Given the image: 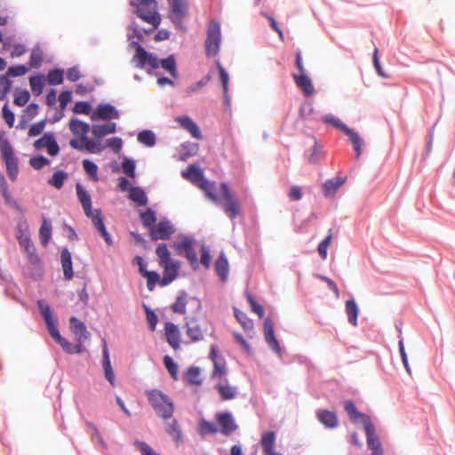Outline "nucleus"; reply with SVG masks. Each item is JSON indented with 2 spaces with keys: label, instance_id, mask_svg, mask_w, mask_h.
Here are the masks:
<instances>
[{
  "label": "nucleus",
  "instance_id": "nucleus-24",
  "mask_svg": "<svg viewBox=\"0 0 455 455\" xmlns=\"http://www.w3.org/2000/svg\"><path fill=\"white\" fill-rule=\"evenodd\" d=\"M316 415L318 420L328 428H334L339 425L338 417L334 411L319 410Z\"/></svg>",
  "mask_w": 455,
  "mask_h": 455
},
{
  "label": "nucleus",
  "instance_id": "nucleus-45",
  "mask_svg": "<svg viewBox=\"0 0 455 455\" xmlns=\"http://www.w3.org/2000/svg\"><path fill=\"white\" fill-rule=\"evenodd\" d=\"M156 254L159 259V265L172 261L171 259V252L164 243H160L156 249Z\"/></svg>",
  "mask_w": 455,
  "mask_h": 455
},
{
  "label": "nucleus",
  "instance_id": "nucleus-5",
  "mask_svg": "<svg viewBox=\"0 0 455 455\" xmlns=\"http://www.w3.org/2000/svg\"><path fill=\"white\" fill-rule=\"evenodd\" d=\"M148 403L156 415L164 420L172 418L175 407L172 400L158 389H150L145 392Z\"/></svg>",
  "mask_w": 455,
  "mask_h": 455
},
{
  "label": "nucleus",
  "instance_id": "nucleus-38",
  "mask_svg": "<svg viewBox=\"0 0 455 455\" xmlns=\"http://www.w3.org/2000/svg\"><path fill=\"white\" fill-rule=\"evenodd\" d=\"M218 392L222 400H230L235 397L237 394V388L231 387L228 384L220 383L216 386Z\"/></svg>",
  "mask_w": 455,
  "mask_h": 455
},
{
  "label": "nucleus",
  "instance_id": "nucleus-11",
  "mask_svg": "<svg viewBox=\"0 0 455 455\" xmlns=\"http://www.w3.org/2000/svg\"><path fill=\"white\" fill-rule=\"evenodd\" d=\"M195 241L188 236H182L180 241L174 243L173 247L177 253H185V257L191 263V265L197 264V254L194 250Z\"/></svg>",
  "mask_w": 455,
  "mask_h": 455
},
{
  "label": "nucleus",
  "instance_id": "nucleus-16",
  "mask_svg": "<svg viewBox=\"0 0 455 455\" xmlns=\"http://www.w3.org/2000/svg\"><path fill=\"white\" fill-rule=\"evenodd\" d=\"M69 323L70 329L77 341L76 344H81V346L83 347V343L90 337V333L87 331L84 323L78 320L76 316H72L69 319Z\"/></svg>",
  "mask_w": 455,
  "mask_h": 455
},
{
  "label": "nucleus",
  "instance_id": "nucleus-29",
  "mask_svg": "<svg viewBox=\"0 0 455 455\" xmlns=\"http://www.w3.org/2000/svg\"><path fill=\"white\" fill-rule=\"evenodd\" d=\"M275 434L273 431H267L263 433L260 444L262 447V451L264 454L276 452L275 451Z\"/></svg>",
  "mask_w": 455,
  "mask_h": 455
},
{
  "label": "nucleus",
  "instance_id": "nucleus-43",
  "mask_svg": "<svg viewBox=\"0 0 455 455\" xmlns=\"http://www.w3.org/2000/svg\"><path fill=\"white\" fill-rule=\"evenodd\" d=\"M67 179L68 173L66 172L58 171L53 173L52 177L48 180V183L55 188L60 189Z\"/></svg>",
  "mask_w": 455,
  "mask_h": 455
},
{
  "label": "nucleus",
  "instance_id": "nucleus-47",
  "mask_svg": "<svg viewBox=\"0 0 455 455\" xmlns=\"http://www.w3.org/2000/svg\"><path fill=\"white\" fill-rule=\"evenodd\" d=\"M52 235V226L51 223L46 220H44V222L40 228L39 236L43 245H46Z\"/></svg>",
  "mask_w": 455,
  "mask_h": 455
},
{
  "label": "nucleus",
  "instance_id": "nucleus-60",
  "mask_svg": "<svg viewBox=\"0 0 455 455\" xmlns=\"http://www.w3.org/2000/svg\"><path fill=\"white\" fill-rule=\"evenodd\" d=\"M14 104L20 107L25 106L28 102V92H17L14 95Z\"/></svg>",
  "mask_w": 455,
  "mask_h": 455
},
{
  "label": "nucleus",
  "instance_id": "nucleus-18",
  "mask_svg": "<svg viewBox=\"0 0 455 455\" xmlns=\"http://www.w3.org/2000/svg\"><path fill=\"white\" fill-rule=\"evenodd\" d=\"M263 331H264V337H265L266 342L268 344V346L275 352L280 353L281 347H280L278 340L276 339V338L275 336L274 323H273L272 320L268 317H267L264 320Z\"/></svg>",
  "mask_w": 455,
  "mask_h": 455
},
{
  "label": "nucleus",
  "instance_id": "nucleus-6",
  "mask_svg": "<svg viewBox=\"0 0 455 455\" xmlns=\"http://www.w3.org/2000/svg\"><path fill=\"white\" fill-rule=\"evenodd\" d=\"M221 45L220 24L217 20H212L207 27V35L204 42L205 53L208 57H215L219 54Z\"/></svg>",
  "mask_w": 455,
  "mask_h": 455
},
{
  "label": "nucleus",
  "instance_id": "nucleus-17",
  "mask_svg": "<svg viewBox=\"0 0 455 455\" xmlns=\"http://www.w3.org/2000/svg\"><path fill=\"white\" fill-rule=\"evenodd\" d=\"M165 338L169 345L177 350L180 347L181 334L177 325L172 323H166L164 324Z\"/></svg>",
  "mask_w": 455,
  "mask_h": 455
},
{
  "label": "nucleus",
  "instance_id": "nucleus-32",
  "mask_svg": "<svg viewBox=\"0 0 455 455\" xmlns=\"http://www.w3.org/2000/svg\"><path fill=\"white\" fill-rule=\"evenodd\" d=\"M216 67L218 68L219 75H220V82H221V84H222L225 102L227 104H229L230 100H229V97H228V94L229 76H228V72L226 71V69L224 68V67L221 65V63L219 60L216 61Z\"/></svg>",
  "mask_w": 455,
  "mask_h": 455
},
{
  "label": "nucleus",
  "instance_id": "nucleus-2",
  "mask_svg": "<svg viewBox=\"0 0 455 455\" xmlns=\"http://www.w3.org/2000/svg\"><path fill=\"white\" fill-rule=\"evenodd\" d=\"M37 305L40 314L45 322L48 332L50 333L51 337L58 344L60 345L63 350L70 354L82 352L81 344H72L60 334L58 330L57 318L53 315V312L49 304L46 303L44 300L40 299L37 301Z\"/></svg>",
  "mask_w": 455,
  "mask_h": 455
},
{
  "label": "nucleus",
  "instance_id": "nucleus-28",
  "mask_svg": "<svg viewBox=\"0 0 455 455\" xmlns=\"http://www.w3.org/2000/svg\"><path fill=\"white\" fill-rule=\"evenodd\" d=\"M293 78L297 86L299 87L306 95L309 96L313 94L314 86L312 81L305 73L294 75Z\"/></svg>",
  "mask_w": 455,
  "mask_h": 455
},
{
  "label": "nucleus",
  "instance_id": "nucleus-46",
  "mask_svg": "<svg viewBox=\"0 0 455 455\" xmlns=\"http://www.w3.org/2000/svg\"><path fill=\"white\" fill-rule=\"evenodd\" d=\"M186 307H187V295L185 292H183L181 295L177 297L175 302L172 306V310L174 313L185 315L186 314Z\"/></svg>",
  "mask_w": 455,
  "mask_h": 455
},
{
  "label": "nucleus",
  "instance_id": "nucleus-61",
  "mask_svg": "<svg viewBox=\"0 0 455 455\" xmlns=\"http://www.w3.org/2000/svg\"><path fill=\"white\" fill-rule=\"evenodd\" d=\"M123 172L129 177L133 178L135 175V164L132 160H124L122 164Z\"/></svg>",
  "mask_w": 455,
  "mask_h": 455
},
{
  "label": "nucleus",
  "instance_id": "nucleus-48",
  "mask_svg": "<svg viewBox=\"0 0 455 455\" xmlns=\"http://www.w3.org/2000/svg\"><path fill=\"white\" fill-rule=\"evenodd\" d=\"M84 140V150L89 153H100L104 149V146L100 141L89 140L87 137L82 138Z\"/></svg>",
  "mask_w": 455,
  "mask_h": 455
},
{
  "label": "nucleus",
  "instance_id": "nucleus-21",
  "mask_svg": "<svg viewBox=\"0 0 455 455\" xmlns=\"http://www.w3.org/2000/svg\"><path fill=\"white\" fill-rule=\"evenodd\" d=\"M344 409L351 420H360L363 424V427L367 426L368 423H371L370 417L358 411L355 404L351 400L345 401Z\"/></svg>",
  "mask_w": 455,
  "mask_h": 455
},
{
  "label": "nucleus",
  "instance_id": "nucleus-40",
  "mask_svg": "<svg viewBox=\"0 0 455 455\" xmlns=\"http://www.w3.org/2000/svg\"><path fill=\"white\" fill-rule=\"evenodd\" d=\"M358 307L354 299L346 301V312L347 315L348 322L353 325H357Z\"/></svg>",
  "mask_w": 455,
  "mask_h": 455
},
{
  "label": "nucleus",
  "instance_id": "nucleus-9",
  "mask_svg": "<svg viewBox=\"0 0 455 455\" xmlns=\"http://www.w3.org/2000/svg\"><path fill=\"white\" fill-rule=\"evenodd\" d=\"M28 68L24 65L11 67L5 75L0 77V100H3L10 92L12 85L11 78L27 74Z\"/></svg>",
  "mask_w": 455,
  "mask_h": 455
},
{
  "label": "nucleus",
  "instance_id": "nucleus-36",
  "mask_svg": "<svg viewBox=\"0 0 455 455\" xmlns=\"http://www.w3.org/2000/svg\"><path fill=\"white\" fill-rule=\"evenodd\" d=\"M344 133L349 137L350 141L354 147V149L356 152V157L358 158L362 154V149L363 147V139L360 137V135L357 132H355V131H353L350 128L345 130Z\"/></svg>",
  "mask_w": 455,
  "mask_h": 455
},
{
  "label": "nucleus",
  "instance_id": "nucleus-53",
  "mask_svg": "<svg viewBox=\"0 0 455 455\" xmlns=\"http://www.w3.org/2000/svg\"><path fill=\"white\" fill-rule=\"evenodd\" d=\"M134 446L140 452V455H161L143 441H135Z\"/></svg>",
  "mask_w": 455,
  "mask_h": 455
},
{
  "label": "nucleus",
  "instance_id": "nucleus-25",
  "mask_svg": "<svg viewBox=\"0 0 455 455\" xmlns=\"http://www.w3.org/2000/svg\"><path fill=\"white\" fill-rule=\"evenodd\" d=\"M61 267L63 269L64 277L66 280L72 279L74 273L72 267L71 253L67 248L61 251L60 254Z\"/></svg>",
  "mask_w": 455,
  "mask_h": 455
},
{
  "label": "nucleus",
  "instance_id": "nucleus-3",
  "mask_svg": "<svg viewBox=\"0 0 455 455\" xmlns=\"http://www.w3.org/2000/svg\"><path fill=\"white\" fill-rule=\"evenodd\" d=\"M76 190L85 215L91 218L93 226L100 233L107 244L111 245L112 240L104 225L101 211L100 209L92 211L91 196L81 184H76Z\"/></svg>",
  "mask_w": 455,
  "mask_h": 455
},
{
  "label": "nucleus",
  "instance_id": "nucleus-19",
  "mask_svg": "<svg viewBox=\"0 0 455 455\" xmlns=\"http://www.w3.org/2000/svg\"><path fill=\"white\" fill-rule=\"evenodd\" d=\"M119 117V113L116 109L115 107H113L110 104H100L97 107L96 110L92 115V119H102V120H108V119H117Z\"/></svg>",
  "mask_w": 455,
  "mask_h": 455
},
{
  "label": "nucleus",
  "instance_id": "nucleus-55",
  "mask_svg": "<svg viewBox=\"0 0 455 455\" xmlns=\"http://www.w3.org/2000/svg\"><path fill=\"white\" fill-rule=\"evenodd\" d=\"M46 80L51 85H58L63 82V72L60 69L51 70Z\"/></svg>",
  "mask_w": 455,
  "mask_h": 455
},
{
  "label": "nucleus",
  "instance_id": "nucleus-62",
  "mask_svg": "<svg viewBox=\"0 0 455 455\" xmlns=\"http://www.w3.org/2000/svg\"><path fill=\"white\" fill-rule=\"evenodd\" d=\"M200 427L204 434H216L218 431L216 425L211 421L203 420Z\"/></svg>",
  "mask_w": 455,
  "mask_h": 455
},
{
  "label": "nucleus",
  "instance_id": "nucleus-39",
  "mask_svg": "<svg viewBox=\"0 0 455 455\" xmlns=\"http://www.w3.org/2000/svg\"><path fill=\"white\" fill-rule=\"evenodd\" d=\"M129 197L139 206H144L148 203V198L144 190L138 187L131 188Z\"/></svg>",
  "mask_w": 455,
  "mask_h": 455
},
{
  "label": "nucleus",
  "instance_id": "nucleus-27",
  "mask_svg": "<svg viewBox=\"0 0 455 455\" xmlns=\"http://www.w3.org/2000/svg\"><path fill=\"white\" fill-rule=\"evenodd\" d=\"M44 275V266L40 259L30 253V278L34 280H40Z\"/></svg>",
  "mask_w": 455,
  "mask_h": 455
},
{
  "label": "nucleus",
  "instance_id": "nucleus-52",
  "mask_svg": "<svg viewBox=\"0 0 455 455\" xmlns=\"http://www.w3.org/2000/svg\"><path fill=\"white\" fill-rule=\"evenodd\" d=\"M43 61V51L38 45H36L30 54V68H37Z\"/></svg>",
  "mask_w": 455,
  "mask_h": 455
},
{
  "label": "nucleus",
  "instance_id": "nucleus-30",
  "mask_svg": "<svg viewBox=\"0 0 455 455\" xmlns=\"http://www.w3.org/2000/svg\"><path fill=\"white\" fill-rule=\"evenodd\" d=\"M69 129L71 132L76 136H81L82 138L87 137V133L90 132V125L79 119L72 118L69 122Z\"/></svg>",
  "mask_w": 455,
  "mask_h": 455
},
{
  "label": "nucleus",
  "instance_id": "nucleus-50",
  "mask_svg": "<svg viewBox=\"0 0 455 455\" xmlns=\"http://www.w3.org/2000/svg\"><path fill=\"white\" fill-rule=\"evenodd\" d=\"M140 219L144 227L149 229L156 225V214L151 209H148L147 211L141 212Z\"/></svg>",
  "mask_w": 455,
  "mask_h": 455
},
{
  "label": "nucleus",
  "instance_id": "nucleus-44",
  "mask_svg": "<svg viewBox=\"0 0 455 455\" xmlns=\"http://www.w3.org/2000/svg\"><path fill=\"white\" fill-rule=\"evenodd\" d=\"M46 78L44 76H36L30 77V88L32 92L39 95L42 93L44 86L45 84Z\"/></svg>",
  "mask_w": 455,
  "mask_h": 455
},
{
  "label": "nucleus",
  "instance_id": "nucleus-33",
  "mask_svg": "<svg viewBox=\"0 0 455 455\" xmlns=\"http://www.w3.org/2000/svg\"><path fill=\"white\" fill-rule=\"evenodd\" d=\"M215 270L220 278L222 281H226L228 275V262L224 253H220L217 259L215 262Z\"/></svg>",
  "mask_w": 455,
  "mask_h": 455
},
{
  "label": "nucleus",
  "instance_id": "nucleus-20",
  "mask_svg": "<svg viewBox=\"0 0 455 455\" xmlns=\"http://www.w3.org/2000/svg\"><path fill=\"white\" fill-rule=\"evenodd\" d=\"M160 266L164 267V275L160 281V285L165 286L171 283L177 277L180 263L172 260Z\"/></svg>",
  "mask_w": 455,
  "mask_h": 455
},
{
  "label": "nucleus",
  "instance_id": "nucleus-35",
  "mask_svg": "<svg viewBox=\"0 0 455 455\" xmlns=\"http://www.w3.org/2000/svg\"><path fill=\"white\" fill-rule=\"evenodd\" d=\"M186 333L192 341H200L204 338L203 331L196 321L191 320L186 323Z\"/></svg>",
  "mask_w": 455,
  "mask_h": 455
},
{
  "label": "nucleus",
  "instance_id": "nucleus-37",
  "mask_svg": "<svg viewBox=\"0 0 455 455\" xmlns=\"http://www.w3.org/2000/svg\"><path fill=\"white\" fill-rule=\"evenodd\" d=\"M160 66L162 68L167 71L173 78L178 77L176 60L173 55H170L166 59L159 60V67Z\"/></svg>",
  "mask_w": 455,
  "mask_h": 455
},
{
  "label": "nucleus",
  "instance_id": "nucleus-54",
  "mask_svg": "<svg viewBox=\"0 0 455 455\" xmlns=\"http://www.w3.org/2000/svg\"><path fill=\"white\" fill-rule=\"evenodd\" d=\"M323 121L325 124H331L333 127L342 131L345 132V130L348 129L347 125H345L340 119L337 118L336 116L332 115H326L323 117Z\"/></svg>",
  "mask_w": 455,
  "mask_h": 455
},
{
  "label": "nucleus",
  "instance_id": "nucleus-15",
  "mask_svg": "<svg viewBox=\"0 0 455 455\" xmlns=\"http://www.w3.org/2000/svg\"><path fill=\"white\" fill-rule=\"evenodd\" d=\"M216 419L220 427V432L224 435H229L235 432L238 426L235 422L233 415L229 411L220 412L216 415Z\"/></svg>",
  "mask_w": 455,
  "mask_h": 455
},
{
  "label": "nucleus",
  "instance_id": "nucleus-57",
  "mask_svg": "<svg viewBox=\"0 0 455 455\" xmlns=\"http://www.w3.org/2000/svg\"><path fill=\"white\" fill-rule=\"evenodd\" d=\"M50 160L43 156H37L30 158V166L36 170H40L43 167L49 165Z\"/></svg>",
  "mask_w": 455,
  "mask_h": 455
},
{
  "label": "nucleus",
  "instance_id": "nucleus-63",
  "mask_svg": "<svg viewBox=\"0 0 455 455\" xmlns=\"http://www.w3.org/2000/svg\"><path fill=\"white\" fill-rule=\"evenodd\" d=\"M3 118L4 119L5 123L8 124L9 127H12L14 124V115L13 113L8 108V105L5 104L3 108Z\"/></svg>",
  "mask_w": 455,
  "mask_h": 455
},
{
  "label": "nucleus",
  "instance_id": "nucleus-4",
  "mask_svg": "<svg viewBox=\"0 0 455 455\" xmlns=\"http://www.w3.org/2000/svg\"><path fill=\"white\" fill-rule=\"evenodd\" d=\"M131 6L134 8V13L143 21L152 25V28L145 30L146 34L156 29L161 23V15L157 12L156 0H131Z\"/></svg>",
  "mask_w": 455,
  "mask_h": 455
},
{
  "label": "nucleus",
  "instance_id": "nucleus-13",
  "mask_svg": "<svg viewBox=\"0 0 455 455\" xmlns=\"http://www.w3.org/2000/svg\"><path fill=\"white\" fill-rule=\"evenodd\" d=\"M366 435L367 446L371 451V455H383L382 444L379 436L375 433V427L371 423H368L364 427Z\"/></svg>",
  "mask_w": 455,
  "mask_h": 455
},
{
  "label": "nucleus",
  "instance_id": "nucleus-8",
  "mask_svg": "<svg viewBox=\"0 0 455 455\" xmlns=\"http://www.w3.org/2000/svg\"><path fill=\"white\" fill-rule=\"evenodd\" d=\"M169 4V19L178 28H183V20L188 16V3L187 0H167Z\"/></svg>",
  "mask_w": 455,
  "mask_h": 455
},
{
  "label": "nucleus",
  "instance_id": "nucleus-34",
  "mask_svg": "<svg viewBox=\"0 0 455 455\" xmlns=\"http://www.w3.org/2000/svg\"><path fill=\"white\" fill-rule=\"evenodd\" d=\"M166 432L177 445L183 443L181 428L176 419H172V421L166 427Z\"/></svg>",
  "mask_w": 455,
  "mask_h": 455
},
{
  "label": "nucleus",
  "instance_id": "nucleus-56",
  "mask_svg": "<svg viewBox=\"0 0 455 455\" xmlns=\"http://www.w3.org/2000/svg\"><path fill=\"white\" fill-rule=\"evenodd\" d=\"M143 276L147 278V286L149 291H153L156 283H160V275L155 271L145 272Z\"/></svg>",
  "mask_w": 455,
  "mask_h": 455
},
{
  "label": "nucleus",
  "instance_id": "nucleus-64",
  "mask_svg": "<svg viewBox=\"0 0 455 455\" xmlns=\"http://www.w3.org/2000/svg\"><path fill=\"white\" fill-rule=\"evenodd\" d=\"M72 96L69 91L62 92L59 96L60 108L61 109L66 108L68 104L71 101Z\"/></svg>",
  "mask_w": 455,
  "mask_h": 455
},
{
  "label": "nucleus",
  "instance_id": "nucleus-42",
  "mask_svg": "<svg viewBox=\"0 0 455 455\" xmlns=\"http://www.w3.org/2000/svg\"><path fill=\"white\" fill-rule=\"evenodd\" d=\"M210 358L214 363V370H224L225 361L216 346L211 347Z\"/></svg>",
  "mask_w": 455,
  "mask_h": 455
},
{
  "label": "nucleus",
  "instance_id": "nucleus-51",
  "mask_svg": "<svg viewBox=\"0 0 455 455\" xmlns=\"http://www.w3.org/2000/svg\"><path fill=\"white\" fill-rule=\"evenodd\" d=\"M138 140L148 147H152L156 143V136L151 131L146 130L138 134Z\"/></svg>",
  "mask_w": 455,
  "mask_h": 455
},
{
  "label": "nucleus",
  "instance_id": "nucleus-14",
  "mask_svg": "<svg viewBox=\"0 0 455 455\" xmlns=\"http://www.w3.org/2000/svg\"><path fill=\"white\" fill-rule=\"evenodd\" d=\"M34 147L37 150L46 149L47 153L52 156H57L60 151L59 145L52 133H45L43 137L36 140L34 142Z\"/></svg>",
  "mask_w": 455,
  "mask_h": 455
},
{
  "label": "nucleus",
  "instance_id": "nucleus-12",
  "mask_svg": "<svg viewBox=\"0 0 455 455\" xmlns=\"http://www.w3.org/2000/svg\"><path fill=\"white\" fill-rule=\"evenodd\" d=\"M175 232V228L169 220H161L150 228L151 240H167Z\"/></svg>",
  "mask_w": 455,
  "mask_h": 455
},
{
  "label": "nucleus",
  "instance_id": "nucleus-41",
  "mask_svg": "<svg viewBox=\"0 0 455 455\" xmlns=\"http://www.w3.org/2000/svg\"><path fill=\"white\" fill-rule=\"evenodd\" d=\"M235 316L245 332L253 333L252 321L247 316L245 313L238 309H235Z\"/></svg>",
  "mask_w": 455,
  "mask_h": 455
},
{
  "label": "nucleus",
  "instance_id": "nucleus-7",
  "mask_svg": "<svg viewBox=\"0 0 455 455\" xmlns=\"http://www.w3.org/2000/svg\"><path fill=\"white\" fill-rule=\"evenodd\" d=\"M131 46L135 49L136 52L133 56V60L136 63V67L143 68L147 66L152 69L159 68V59L155 53L148 52L139 42H131Z\"/></svg>",
  "mask_w": 455,
  "mask_h": 455
},
{
  "label": "nucleus",
  "instance_id": "nucleus-1",
  "mask_svg": "<svg viewBox=\"0 0 455 455\" xmlns=\"http://www.w3.org/2000/svg\"><path fill=\"white\" fill-rule=\"evenodd\" d=\"M181 175L184 179L196 184L204 191L206 196L215 204H219L220 199L224 200L225 202L222 204V208L231 220L235 219L240 214V203L233 195L228 184L221 183L220 185V197H219L215 194V183L210 182L204 179V172L201 168L196 165H189L182 172Z\"/></svg>",
  "mask_w": 455,
  "mask_h": 455
},
{
  "label": "nucleus",
  "instance_id": "nucleus-10",
  "mask_svg": "<svg viewBox=\"0 0 455 455\" xmlns=\"http://www.w3.org/2000/svg\"><path fill=\"white\" fill-rule=\"evenodd\" d=\"M0 150L6 165L8 176L11 180H15L19 172L18 164L7 140H0Z\"/></svg>",
  "mask_w": 455,
  "mask_h": 455
},
{
  "label": "nucleus",
  "instance_id": "nucleus-31",
  "mask_svg": "<svg viewBox=\"0 0 455 455\" xmlns=\"http://www.w3.org/2000/svg\"><path fill=\"white\" fill-rule=\"evenodd\" d=\"M116 123L108 122L104 124H94L92 126V132L97 138H102L108 134L116 132Z\"/></svg>",
  "mask_w": 455,
  "mask_h": 455
},
{
  "label": "nucleus",
  "instance_id": "nucleus-49",
  "mask_svg": "<svg viewBox=\"0 0 455 455\" xmlns=\"http://www.w3.org/2000/svg\"><path fill=\"white\" fill-rule=\"evenodd\" d=\"M83 167L84 172L90 176L93 181L99 180L98 166L92 161L84 159L83 161Z\"/></svg>",
  "mask_w": 455,
  "mask_h": 455
},
{
  "label": "nucleus",
  "instance_id": "nucleus-58",
  "mask_svg": "<svg viewBox=\"0 0 455 455\" xmlns=\"http://www.w3.org/2000/svg\"><path fill=\"white\" fill-rule=\"evenodd\" d=\"M200 372L201 371H186L184 375L185 381L190 385H200L202 383Z\"/></svg>",
  "mask_w": 455,
  "mask_h": 455
},
{
  "label": "nucleus",
  "instance_id": "nucleus-23",
  "mask_svg": "<svg viewBox=\"0 0 455 455\" xmlns=\"http://www.w3.org/2000/svg\"><path fill=\"white\" fill-rule=\"evenodd\" d=\"M15 236L24 251H28V224L26 220L18 223Z\"/></svg>",
  "mask_w": 455,
  "mask_h": 455
},
{
  "label": "nucleus",
  "instance_id": "nucleus-26",
  "mask_svg": "<svg viewBox=\"0 0 455 455\" xmlns=\"http://www.w3.org/2000/svg\"><path fill=\"white\" fill-rule=\"evenodd\" d=\"M346 178L335 177L326 180L323 185V190L325 196H333L337 190L345 183Z\"/></svg>",
  "mask_w": 455,
  "mask_h": 455
},
{
  "label": "nucleus",
  "instance_id": "nucleus-59",
  "mask_svg": "<svg viewBox=\"0 0 455 455\" xmlns=\"http://www.w3.org/2000/svg\"><path fill=\"white\" fill-rule=\"evenodd\" d=\"M247 300L251 305V311L257 314L259 318H262L265 313L263 307L258 304L251 294L247 295Z\"/></svg>",
  "mask_w": 455,
  "mask_h": 455
},
{
  "label": "nucleus",
  "instance_id": "nucleus-22",
  "mask_svg": "<svg viewBox=\"0 0 455 455\" xmlns=\"http://www.w3.org/2000/svg\"><path fill=\"white\" fill-rule=\"evenodd\" d=\"M176 122L186 131H188L195 139L202 140L203 136L196 124L188 116H179Z\"/></svg>",
  "mask_w": 455,
  "mask_h": 455
}]
</instances>
